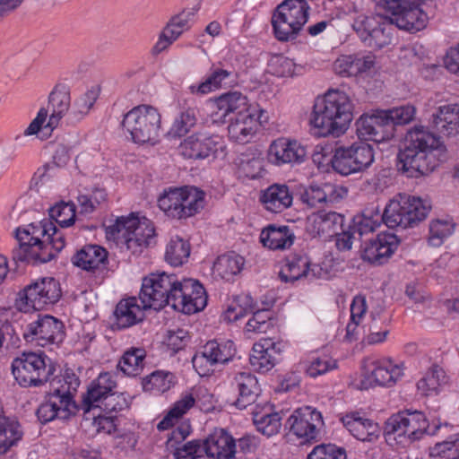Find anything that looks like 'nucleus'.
<instances>
[{"label": "nucleus", "mask_w": 459, "mask_h": 459, "mask_svg": "<svg viewBox=\"0 0 459 459\" xmlns=\"http://www.w3.org/2000/svg\"><path fill=\"white\" fill-rule=\"evenodd\" d=\"M431 205L420 197L399 195L385 206L383 213L377 209H366L354 216L351 230L359 236L373 232L383 221L388 228H413L424 221Z\"/></svg>", "instance_id": "1"}, {"label": "nucleus", "mask_w": 459, "mask_h": 459, "mask_svg": "<svg viewBox=\"0 0 459 459\" xmlns=\"http://www.w3.org/2000/svg\"><path fill=\"white\" fill-rule=\"evenodd\" d=\"M446 152L439 136L422 126H414L398 153L399 169L408 178L429 175L446 159Z\"/></svg>", "instance_id": "2"}, {"label": "nucleus", "mask_w": 459, "mask_h": 459, "mask_svg": "<svg viewBox=\"0 0 459 459\" xmlns=\"http://www.w3.org/2000/svg\"><path fill=\"white\" fill-rule=\"evenodd\" d=\"M15 238L18 247L12 251V258L15 263H48L65 246V234L49 221L17 228Z\"/></svg>", "instance_id": "3"}, {"label": "nucleus", "mask_w": 459, "mask_h": 459, "mask_svg": "<svg viewBox=\"0 0 459 459\" xmlns=\"http://www.w3.org/2000/svg\"><path fill=\"white\" fill-rule=\"evenodd\" d=\"M150 281L152 291L158 297L154 306L163 308L170 306L174 310L184 314H194L203 310L207 304V295L203 285L194 279L179 281L176 274L166 273H152Z\"/></svg>", "instance_id": "4"}, {"label": "nucleus", "mask_w": 459, "mask_h": 459, "mask_svg": "<svg viewBox=\"0 0 459 459\" xmlns=\"http://www.w3.org/2000/svg\"><path fill=\"white\" fill-rule=\"evenodd\" d=\"M353 118V104L342 91L329 90L317 97L313 106L310 124L322 135L339 136L349 127Z\"/></svg>", "instance_id": "5"}, {"label": "nucleus", "mask_w": 459, "mask_h": 459, "mask_svg": "<svg viewBox=\"0 0 459 459\" xmlns=\"http://www.w3.org/2000/svg\"><path fill=\"white\" fill-rule=\"evenodd\" d=\"M80 385L79 377L69 369L55 376L50 381L48 401L42 403L36 411L39 420L46 424L56 419L66 420L78 411L74 396Z\"/></svg>", "instance_id": "6"}, {"label": "nucleus", "mask_w": 459, "mask_h": 459, "mask_svg": "<svg viewBox=\"0 0 459 459\" xmlns=\"http://www.w3.org/2000/svg\"><path fill=\"white\" fill-rule=\"evenodd\" d=\"M205 193L194 186L165 188L158 198V206L172 219L183 220L204 207Z\"/></svg>", "instance_id": "7"}, {"label": "nucleus", "mask_w": 459, "mask_h": 459, "mask_svg": "<svg viewBox=\"0 0 459 459\" xmlns=\"http://www.w3.org/2000/svg\"><path fill=\"white\" fill-rule=\"evenodd\" d=\"M121 125L134 143L154 145L160 138L161 115L156 108L143 104L129 110Z\"/></svg>", "instance_id": "8"}, {"label": "nucleus", "mask_w": 459, "mask_h": 459, "mask_svg": "<svg viewBox=\"0 0 459 459\" xmlns=\"http://www.w3.org/2000/svg\"><path fill=\"white\" fill-rule=\"evenodd\" d=\"M310 7L307 0H284L272 17L275 38L280 41L294 39L307 23Z\"/></svg>", "instance_id": "9"}, {"label": "nucleus", "mask_w": 459, "mask_h": 459, "mask_svg": "<svg viewBox=\"0 0 459 459\" xmlns=\"http://www.w3.org/2000/svg\"><path fill=\"white\" fill-rule=\"evenodd\" d=\"M152 273L143 279L142 288L139 293L140 304L136 297H129L121 299L116 306L114 312L115 322L113 327L117 329H126L143 321L144 310L152 308L159 310L161 307L154 306L156 290L152 291L150 281H152Z\"/></svg>", "instance_id": "10"}, {"label": "nucleus", "mask_w": 459, "mask_h": 459, "mask_svg": "<svg viewBox=\"0 0 459 459\" xmlns=\"http://www.w3.org/2000/svg\"><path fill=\"white\" fill-rule=\"evenodd\" d=\"M55 371L48 356L43 353L23 352L12 362V372L17 383L22 387L39 386L53 379Z\"/></svg>", "instance_id": "11"}, {"label": "nucleus", "mask_w": 459, "mask_h": 459, "mask_svg": "<svg viewBox=\"0 0 459 459\" xmlns=\"http://www.w3.org/2000/svg\"><path fill=\"white\" fill-rule=\"evenodd\" d=\"M440 425L429 429L428 420L423 412L419 411H403L391 416L385 422L384 433L387 439L415 441L425 434L435 435Z\"/></svg>", "instance_id": "12"}, {"label": "nucleus", "mask_w": 459, "mask_h": 459, "mask_svg": "<svg viewBox=\"0 0 459 459\" xmlns=\"http://www.w3.org/2000/svg\"><path fill=\"white\" fill-rule=\"evenodd\" d=\"M112 234L125 239L128 250L133 254L142 252L143 247L155 243V228L153 222L145 218H139L132 213L118 217L110 227Z\"/></svg>", "instance_id": "13"}, {"label": "nucleus", "mask_w": 459, "mask_h": 459, "mask_svg": "<svg viewBox=\"0 0 459 459\" xmlns=\"http://www.w3.org/2000/svg\"><path fill=\"white\" fill-rule=\"evenodd\" d=\"M62 296L60 283L53 277H46L32 281L18 292L16 307L24 313L41 310L56 303Z\"/></svg>", "instance_id": "14"}, {"label": "nucleus", "mask_w": 459, "mask_h": 459, "mask_svg": "<svg viewBox=\"0 0 459 459\" xmlns=\"http://www.w3.org/2000/svg\"><path fill=\"white\" fill-rule=\"evenodd\" d=\"M394 22L385 14H359L353 21L352 28L369 48H382L392 43Z\"/></svg>", "instance_id": "15"}, {"label": "nucleus", "mask_w": 459, "mask_h": 459, "mask_svg": "<svg viewBox=\"0 0 459 459\" xmlns=\"http://www.w3.org/2000/svg\"><path fill=\"white\" fill-rule=\"evenodd\" d=\"M375 160V152L371 144L356 142L350 146L335 148L331 164L334 171L342 176L363 172Z\"/></svg>", "instance_id": "16"}, {"label": "nucleus", "mask_w": 459, "mask_h": 459, "mask_svg": "<svg viewBox=\"0 0 459 459\" xmlns=\"http://www.w3.org/2000/svg\"><path fill=\"white\" fill-rule=\"evenodd\" d=\"M422 0H380L378 9L390 14L395 26L405 31L415 33L427 26L428 15L420 7Z\"/></svg>", "instance_id": "17"}, {"label": "nucleus", "mask_w": 459, "mask_h": 459, "mask_svg": "<svg viewBox=\"0 0 459 459\" xmlns=\"http://www.w3.org/2000/svg\"><path fill=\"white\" fill-rule=\"evenodd\" d=\"M324 425L321 412L310 406H305L292 412L285 427L289 429L288 437L295 436L300 444H306L316 442L321 438Z\"/></svg>", "instance_id": "18"}, {"label": "nucleus", "mask_w": 459, "mask_h": 459, "mask_svg": "<svg viewBox=\"0 0 459 459\" xmlns=\"http://www.w3.org/2000/svg\"><path fill=\"white\" fill-rule=\"evenodd\" d=\"M48 102L52 108V113L48 122L43 126L47 120L48 111L41 108L36 117L24 130L23 134L25 136L34 135L38 134L41 128L50 129V131H52L58 126L61 118L65 114H68L67 112L71 105V97L68 89L64 85H56L49 94Z\"/></svg>", "instance_id": "19"}, {"label": "nucleus", "mask_w": 459, "mask_h": 459, "mask_svg": "<svg viewBox=\"0 0 459 459\" xmlns=\"http://www.w3.org/2000/svg\"><path fill=\"white\" fill-rule=\"evenodd\" d=\"M237 352L233 341L214 339L208 341L192 359L193 367L201 376L213 372V367L230 361Z\"/></svg>", "instance_id": "20"}, {"label": "nucleus", "mask_w": 459, "mask_h": 459, "mask_svg": "<svg viewBox=\"0 0 459 459\" xmlns=\"http://www.w3.org/2000/svg\"><path fill=\"white\" fill-rule=\"evenodd\" d=\"M22 335L27 342L37 346L57 344L65 338L64 324L49 315L39 316L37 320L26 325Z\"/></svg>", "instance_id": "21"}, {"label": "nucleus", "mask_w": 459, "mask_h": 459, "mask_svg": "<svg viewBox=\"0 0 459 459\" xmlns=\"http://www.w3.org/2000/svg\"><path fill=\"white\" fill-rule=\"evenodd\" d=\"M355 125L357 135L362 142L383 143L394 136L391 124L385 121L381 110L372 115H362Z\"/></svg>", "instance_id": "22"}, {"label": "nucleus", "mask_w": 459, "mask_h": 459, "mask_svg": "<svg viewBox=\"0 0 459 459\" xmlns=\"http://www.w3.org/2000/svg\"><path fill=\"white\" fill-rule=\"evenodd\" d=\"M306 156V148L300 143L286 137L273 141L267 152L268 161L275 166L300 164Z\"/></svg>", "instance_id": "23"}, {"label": "nucleus", "mask_w": 459, "mask_h": 459, "mask_svg": "<svg viewBox=\"0 0 459 459\" xmlns=\"http://www.w3.org/2000/svg\"><path fill=\"white\" fill-rule=\"evenodd\" d=\"M284 344L271 338L260 340L252 348L249 361L252 368L260 372L270 371L281 359Z\"/></svg>", "instance_id": "24"}, {"label": "nucleus", "mask_w": 459, "mask_h": 459, "mask_svg": "<svg viewBox=\"0 0 459 459\" xmlns=\"http://www.w3.org/2000/svg\"><path fill=\"white\" fill-rule=\"evenodd\" d=\"M321 268L311 264L310 259L304 254H290L281 268L279 277L284 282H294L301 279L313 280L317 277Z\"/></svg>", "instance_id": "25"}, {"label": "nucleus", "mask_w": 459, "mask_h": 459, "mask_svg": "<svg viewBox=\"0 0 459 459\" xmlns=\"http://www.w3.org/2000/svg\"><path fill=\"white\" fill-rule=\"evenodd\" d=\"M216 110L212 117L214 122H227V117H240L254 112L248 105L247 96L238 91H230L218 97L214 102Z\"/></svg>", "instance_id": "26"}, {"label": "nucleus", "mask_w": 459, "mask_h": 459, "mask_svg": "<svg viewBox=\"0 0 459 459\" xmlns=\"http://www.w3.org/2000/svg\"><path fill=\"white\" fill-rule=\"evenodd\" d=\"M220 145L219 136L196 133L187 136L180 143L179 151L186 159L204 160L217 152Z\"/></svg>", "instance_id": "27"}, {"label": "nucleus", "mask_w": 459, "mask_h": 459, "mask_svg": "<svg viewBox=\"0 0 459 459\" xmlns=\"http://www.w3.org/2000/svg\"><path fill=\"white\" fill-rule=\"evenodd\" d=\"M231 386L238 394L233 404L239 410L255 403L262 391L256 377L248 371L237 373L231 381Z\"/></svg>", "instance_id": "28"}, {"label": "nucleus", "mask_w": 459, "mask_h": 459, "mask_svg": "<svg viewBox=\"0 0 459 459\" xmlns=\"http://www.w3.org/2000/svg\"><path fill=\"white\" fill-rule=\"evenodd\" d=\"M117 388L114 376L109 372H104L95 379L83 395L82 403L78 406L84 414L96 411V406L109 395Z\"/></svg>", "instance_id": "29"}, {"label": "nucleus", "mask_w": 459, "mask_h": 459, "mask_svg": "<svg viewBox=\"0 0 459 459\" xmlns=\"http://www.w3.org/2000/svg\"><path fill=\"white\" fill-rule=\"evenodd\" d=\"M398 243L394 234H378L375 239L366 242L361 257L370 264H383L394 254Z\"/></svg>", "instance_id": "30"}, {"label": "nucleus", "mask_w": 459, "mask_h": 459, "mask_svg": "<svg viewBox=\"0 0 459 459\" xmlns=\"http://www.w3.org/2000/svg\"><path fill=\"white\" fill-rule=\"evenodd\" d=\"M255 113L241 115L240 117H230L227 119L230 122L228 126V135L230 139L238 143H249L257 132L264 111L255 117Z\"/></svg>", "instance_id": "31"}, {"label": "nucleus", "mask_w": 459, "mask_h": 459, "mask_svg": "<svg viewBox=\"0 0 459 459\" xmlns=\"http://www.w3.org/2000/svg\"><path fill=\"white\" fill-rule=\"evenodd\" d=\"M341 420L347 430L358 440L372 442L379 437L380 428L378 424L361 416L358 411L344 415Z\"/></svg>", "instance_id": "32"}, {"label": "nucleus", "mask_w": 459, "mask_h": 459, "mask_svg": "<svg viewBox=\"0 0 459 459\" xmlns=\"http://www.w3.org/2000/svg\"><path fill=\"white\" fill-rule=\"evenodd\" d=\"M108 252L96 244H88L76 251L72 257L74 266L84 271L95 272L103 270L108 264Z\"/></svg>", "instance_id": "33"}, {"label": "nucleus", "mask_w": 459, "mask_h": 459, "mask_svg": "<svg viewBox=\"0 0 459 459\" xmlns=\"http://www.w3.org/2000/svg\"><path fill=\"white\" fill-rule=\"evenodd\" d=\"M235 79L234 70L223 68L221 64L212 65L210 73L204 81L198 84H192L188 87V91L194 95H206L223 86L232 82Z\"/></svg>", "instance_id": "34"}, {"label": "nucleus", "mask_w": 459, "mask_h": 459, "mask_svg": "<svg viewBox=\"0 0 459 459\" xmlns=\"http://www.w3.org/2000/svg\"><path fill=\"white\" fill-rule=\"evenodd\" d=\"M344 217L335 212H320L308 218V230L314 236L332 238L342 230Z\"/></svg>", "instance_id": "35"}, {"label": "nucleus", "mask_w": 459, "mask_h": 459, "mask_svg": "<svg viewBox=\"0 0 459 459\" xmlns=\"http://www.w3.org/2000/svg\"><path fill=\"white\" fill-rule=\"evenodd\" d=\"M204 443L208 457L231 459L236 454V441L224 429L215 430Z\"/></svg>", "instance_id": "36"}, {"label": "nucleus", "mask_w": 459, "mask_h": 459, "mask_svg": "<svg viewBox=\"0 0 459 459\" xmlns=\"http://www.w3.org/2000/svg\"><path fill=\"white\" fill-rule=\"evenodd\" d=\"M260 202L267 211L280 213L291 206L293 195L287 185L273 184L262 192Z\"/></svg>", "instance_id": "37"}, {"label": "nucleus", "mask_w": 459, "mask_h": 459, "mask_svg": "<svg viewBox=\"0 0 459 459\" xmlns=\"http://www.w3.org/2000/svg\"><path fill=\"white\" fill-rule=\"evenodd\" d=\"M339 189L333 184H312L300 192V201L308 207H316L322 204L334 203L340 197Z\"/></svg>", "instance_id": "38"}, {"label": "nucleus", "mask_w": 459, "mask_h": 459, "mask_svg": "<svg viewBox=\"0 0 459 459\" xmlns=\"http://www.w3.org/2000/svg\"><path fill=\"white\" fill-rule=\"evenodd\" d=\"M432 125L435 129L447 136L459 134V105L440 106L432 115Z\"/></svg>", "instance_id": "39"}, {"label": "nucleus", "mask_w": 459, "mask_h": 459, "mask_svg": "<svg viewBox=\"0 0 459 459\" xmlns=\"http://www.w3.org/2000/svg\"><path fill=\"white\" fill-rule=\"evenodd\" d=\"M373 367L368 379L379 386H392L403 376L402 368L390 359L374 361Z\"/></svg>", "instance_id": "40"}, {"label": "nucleus", "mask_w": 459, "mask_h": 459, "mask_svg": "<svg viewBox=\"0 0 459 459\" xmlns=\"http://www.w3.org/2000/svg\"><path fill=\"white\" fill-rule=\"evenodd\" d=\"M260 241L272 250L286 249L293 244L294 236L288 226L271 224L262 230Z\"/></svg>", "instance_id": "41"}, {"label": "nucleus", "mask_w": 459, "mask_h": 459, "mask_svg": "<svg viewBox=\"0 0 459 459\" xmlns=\"http://www.w3.org/2000/svg\"><path fill=\"white\" fill-rule=\"evenodd\" d=\"M22 436L20 422L14 418L6 417L0 406V454L4 455L16 446Z\"/></svg>", "instance_id": "42"}, {"label": "nucleus", "mask_w": 459, "mask_h": 459, "mask_svg": "<svg viewBox=\"0 0 459 459\" xmlns=\"http://www.w3.org/2000/svg\"><path fill=\"white\" fill-rule=\"evenodd\" d=\"M176 383L175 374L166 370H155L142 379L143 391L154 395L168 392Z\"/></svg>", "instance_id": "43"}, {"label": "nucleus", "mask_w": 459, "mask_h": 459, "mask_svg": "<svg viewBox=\"0 0 459 459\" xmlns=\"http://www.w3.org/2000/svg\"><path fill=\"white\" fill-rule=\"evenodd\" d=\"M100 94L98 86H92L86 92L77 98L65 117L66 124L75 125L80 122L93 107Z\"/></svg>", "instance_id": "44"}, {"label": "nucleus", "mask_w": 459, "mask_h": 459, "mask_svg": "<svg viewBox=\"0 0 459 459\" xmlns=\"http://www.w3.org/2000/svg\"><path fill=\"white\" fill-rule=\"evenodd\" d=\"M244 264L245 260L241 255L235 252H230L218 256L212 269L213 273L221 279L230 281L241 272Z\"/></svg>", "instance_id": "45"}, {"label": "nucleus", "mask_w": 459, "mask_h": 459, "mask_svg": "<svg viewBox=\"0 0 459 459\" xmlns=\"http://www.w3.org/2000/svg\"><path fill=\"white\" fill-rule=\"evenodd\" d=\"M448 383V377L438 365H433L425 376L419 380L417 387L423 395L437 394L441 387Z\"/></svg>", "instance_id": "46"}, {"label": "nucleus", "mask_w": 459, "mask_h": 459, "mask_svg": "<svg viewBox=\"0 0 459 459\" xmlns=\"http://www.w3.org/2000/svg\"><path fill=\"white\" fill-rule=\"evenodd\" d=\"M456 223L450 217L431 220L429 225L428 243L431 247H440L453 235Z\"/></svg>", "instance_id": "47"}, {"label": "nucleus", "mask_w": 459, "mask_h": 459, "mask_svg": "<svg viewBox=\"0 0 459 459\" xmlns=\"http://www.w3.org/2000/svg\"><path fill=\"white\" fill-rule=\"evenodd\" d=\"M190 255V244L178 236L170 238L166 246L165 260L172 266H179L187 262Z\"/></svg>", "instance_id": "48"}, {"label": "nucleus", "mask_w": 459, "mask_h": 459, "mask_svg": "<svg viewBox=\"0 0 459 459\" xmlns=\"http://www.w3.org/2000/svg\"><path fill=\"white\" fill-rule=\"evenodd\" d=\"M197 123V110L194 107L184 108L175 117L169 129L172 137H182L191 131Z\"/></svg>", "instance_id": "49"}, {"label": "nucleus", "mask_w": 459, "mask_h": 459, "mask_svg": "<svg viewBox=\"0 0 459 459\" xmlns=\"http://www.w3.org/2000/svg\"><path fill=\"white\" fill-rule=\"evenodd\" d=\"M301 368L311 377H316L337 368L336 360L327 355L313 354L300 363Z\"/></svg>", "instance_id": "50"}, {"label": "nucleus", "mask_w": 459, "mask_h": 459, "mask_svg": "<svg viewBox=\"0 0 459 459\" xmlns=\"http://www.w3.org/2000/svg\"><path fill=\"white\" fill-rule=\"evenodd\" d=\"M252 317L246 324L245 330L251 333H265L274 325L273 312L269 309H259L253 311V307H249Z\"/></svg>", "instance_id": "51"}, {"label": "nucleus", "mask_w": 459, "mask_h": 459, "mask_svg": "<svg viewBox=\"0 0 459 459\" xmlns=\"http://www.w3.org/2000/svg\"><path fill=\"white\" fill-rule=\"evenodd\" d=\"M145 351L140 348H134L124 353L119 360L118 367L127 376H136L139 369L143 368Z\"/></svg>", "instance_id": "52"}, {"label": "nucleus", "mask_w": 459, "mask_h": 459, "mask_svg": "<svg viewBox=\"0 0 459 459\" xmlns=\"http://www.w3.org/2000/svg\"><path fill=\"white\" fill-rule=\"evenodd\" d=\"M416 108L412 105H405L391 109L381 110L385 121L391 124L393 133H395V126L409 124L415 117Z\"/></svg>", "instance_id": "53"}, {"label": "nucleus", "mask_w": 459, "mask_h": 459, "mask_svg": "<svg viewBox=\"0 0 459 459\" xmlns=\"http://www.w3.org/2000/svg\"><path fill=\"white\" fill-rule=\"evenodd\" d=\"M48 213L61 228H68L75 221V205L73 203L60 202L50 207Z\"/></svg>", "instance_id": "54"}, {"label": "nucleus", "mask_w": 459, "mask_h": 459, "mask_svg": "<svg viewBox=\"0 0 459 459\" xmlns=\"http://www.w3.org/2000/svg\"><path fill=\"white\" fill-rule=\"evenodd\" d=\"M130 405V397L124 393L112 392L104 397L101 403L96 406V411L106 414H112L127 409Z\"/></svg>", "instance_id": "55"}, {"label": "nucleus", "mask_w": 459, "mask_h": 459, "mask_svg": "<svg viewBox=\"0 0 459 459\" xmlns=\"http://www.w3.org/2000/svg\"><path fill=\"white\" fill-rule=\"evenodd\" d=\"M253 421L257 430L266 437H272L277 434L281 426V416L277 412L266 414L255 413Z\"/></svg>", "instance_id": "56"}, {"label": "nucleus", "mask_w": 459, "mask_h": 459, "mask_svg": "<svg viewBox=\"0 0 459 459\" xmlns=\"http://www.w3.org/2000/svg\"><path fill=\"white\" fill-rule=\"evenodd\" d=\"M200 394H204L206 397L209 396L205 387L195 386L190 391L183 393L171 409L181 418L196 403V400L200 399Z\"/></svg>", "instance_id": "57"}, {"label": "nucleus", "mask_w": 459, "mask_h": 459, "mask_svg": "<svg viewBox=\"0 0 459 459\" xmlns=\"http://www.w3.org/2000/svg\"><path fill=\"white\" fill-rule=\"evenodd\" d=\"M430 455L446 459H459V435L449 437L430 448Z\"/></svg>", "instance_id": "58"}, {"label": "nucleus", "mask_w": 459, "mask_h": 459, "mask_svg": "<svg viewBox=\"0 0 459 459\" xmlns=\"http://www.w3.org/2000/svg\"><path fill=\"white\" fill-rule=\"evenodd\" d=\"M193 13L190 11H183L182 13L173 16L164 30L169 34L172 39H178L180 35L190 28V20Z\"/></svg>", "instance_id": "59"}, {"label": "nucleus", "mask_w": 459, "mask_h": 459, "mask_svg": "<svg viewBox=\"0 0 459 459\" xmlns=\"http://www.w3.org/2000/svg\"><path fill=\"white\" fill-rule=\"evenodd\" d=\"M307 459H347V455L344 448L329 443L316 446Z\"/></svg>", "instance_id": "60"}, {"label": "nucleus", "mask_w": 459, "mask_h": 459, "mask_svg": "<svg viewBox=\"0 0 459 459\" xmlns=\"http://www.w3.org/2000/svg\"><path fill=\"white\" fill-rule=\"evenodd\" d=\"M176 459H204L207 456L204 441L192 440L176 449Z\"/></svg>", "instance_id": "61"}, {"label": "nucleus", "mask_w": 459, "mask_h": 459, "mask_svg": "<svg viewBox=\"0 0 459 459\" xmlns=\"http://www.w3.org/2000/svg\"><path fill=\"white\" fill-rule=\"evenodd\" d=\"M189 333L182 328L169 330L165 338V343L173 353L183 350L190 342Z\"/></svg>", "instance_id": "62"}, {"label": "nucleus", "mask_w": 459, "mask_h": 459, "mask_svg": "<svg viewBox=\"0 0 459 459\" xmlns=\"http://www.w3.org/2000/svg\"><path fill=\"white\" fill-rule=\"evenodd\" d=\"M336 74L342 76H356L359 74V68L356 66V56H341L333 64Z\"/></svg>", "instance_id": "63"}, {"label": "nucleus", "mask_w": 459, "mask_h": 459, "mask_svg": "<svg viewBox=\"0 0 459 459\" xmlns=\"http://www.w3.org/2000/svg\"><path fill=\"white\" fill-rule=\"evenodd\" d=\"M92 419L94 420V424L97 427V430L99 432L102 431L107 434H111L117 429V418L113 414H106L101 411L92 413Z\"/></svg>", "instance_id": "64"}]
</instances>
